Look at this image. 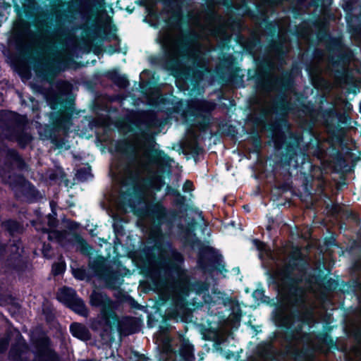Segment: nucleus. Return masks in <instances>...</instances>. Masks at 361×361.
Here are the masks:
<instances>
[{
  "mask_svg": "<svg viewBox=\"0 0 361 361\" xmlns=\"http://www.w3.org/2000/svg\"><path fill=\"white\" fill-rule=\"evenodd\" d=\"M137 171L139 173H149L152 165L161 161V152L154 149L155 141L152 137L140 135L134 137L131 142Z\"/></svg>",
  "mask_w": 361,
  "mask_h": 361,
  "instance_id": "obj_1",
  "label": "nucleus"
},
{
  "mask_svg": "<svg viewBox=\"0 0 361 361\" xmlns=\"http://www.w3.org/2000/svg\"><path fill=\"white\" fill-rule=\"evenodd\" d=\"M90 303L92 307L100 308L97 324H92V328L102 329L109 333L113 326L118 324V317L115 312L117 304L104 293L93 290L90 297Z\"/></svg>",
  "mask_w": 361,
  "mask_h": 361,
  "instance_id": "obj_2",
  "label": "nucleus"
},
{
  "mask_svg": "<svg viewBox=\"0 0 361 361\" xmlns=\"http://www.w3.org/2000/svg\"><path fill=\"white\" fill-rule=\"evenodd\" d=\"M183 255L173 250L168 262H164V269L173 276V286L175 289L182 293L188 292L189 279L185 269L182 268Z\"/></svg>",
  "mask_w": 361,
  "mask_h": 361,
  "instance_id": "obj_3",
  "label": "nucleus"
},
{
  "mask_svg": "<svg viewBox=\"0 0 361 361\" xmlns=\"http://www.w3.org/2000/svg\"><path fill=\"white\" fill-rule=\"evenodd\" d=\"M24 163L15 150H8L4 165L0 170V176L4 182L12 187L23 186L25 180L22 176H16L12 171L15 168H23Z\"/></svg>",
  "mask_w": 361,
  "mask_h": 361,
  "instance_id": "obj_4",
  "label": "nucleus"
},
{
  "mask_svg": "<svg viewBox=\"0 0 361 361\" xmlns=\"http://www.w3.org/2000/svg\"><path fill=\"white\" fill-rule=\"evenodd\" d=\"M161 42L171 58L177 59L180 55V46L182 40L179 35L171 30L165 31L161 35Z\"/></svg>",
  "mask_w": 361,
  "mask_h": 361,
  "instance_id": "obj_5",
  "label": "nucleus"
},
{
  "mask_svg": "<svg viewBox=\"0 0 361 361\" xmlns=\"http://www.w3.org/2000/svg\"><path fill=\"white\" fill-rule=\"evenodd\" d=\"M34 361H59L56 354L49 347V339L42 336L35 342Z\"/></svg>",
  "mask_w": 361,
  "mask_h": 361,
  "instance_id": "obj_6",
  "label": "nucleus"
},
{
  "mask_svg": "<svg viewBox=\"0 0 361 361\" xmlns=\"http://www.w3.org/2000/svg\"><path fill=\"white\" fill-rule=\"evenodd\" d=\"M16 345H13L9 352V358L12 361H30L32 353L28 349L25 341L20 334Z\"/></svg>",
  "mask_w": 361,
  "mask_h": 361,
  "instance_id": "obj_7",
  "label": "nucleus"
},
{
  "mask_svg": "<svg viewBox=\"0 0 361 361\" xmlns=\"http://www.w3.org/2000/svg\"><path fill=\"white\" fill-rule=\"evenodd\" d=\"M188 106L194 113L202 114L208 113L214 110L216 104L206 100H192Z\"/></svg>",
  "mask_w": 361,
  "mask_h": 361,
  "instance_id": "obj_8",
  "label": "nucleus"
},
{
  "mask_svg": "<svg viewBox=\"0 0 361 361\" xmlns=\"http://www.w3.org/2000/svg\"><path fill=\"white\" fill-rule=\"evenodd\" d=\"M179 354L181 361H192L194 360L193 347L188 340L180 338Z\"/></svg>",
  "mask_w": 361,
  "mask_h": 361,
  "instance_id": "obj_9",
  "label": "nucleus"
},
{
  "mask_svg": "<svg viewBox=\"0 0 361 361\" xmlns=\"http://www.w3.org/2000/svg\"><path fill=\"white\" fill-rule=\"evenodd\" d=\"M72 334L81 340L87 341L90 338V333L87 328L80 323H73L70 326Z\"/></svg>",
  "mask_w": 361,
  "mask_h": 361,
  "instance_id": "obj_10",
  "label": "nucleus"
},
{
  "mask_svg": "<svg viewBox=\"0 0 361 361\" xmlns=\"http://www.w3.org/2000/svg\"><path fill=\"white\" fill-rule=\"evenodd\" d=\"M76 298L75 291L71 288L63 287L57 293V299L65 304L69 305Z\"/></svg>",
  "mask_w": 361,
  "mask_h": 361,
  "instance_id": "obj_11",
  "label": "nucleus"
},
{
  "mask_svg": "<svg viewBox=\"0 0 361 361\" xmlns=\"http://www.w3.org/2000/svg\"><path fill=\"white\" fill-rule=\"evenodd\" d=\"M68 306L76 313L83 317L88 316V310L87 309L84 302L81 299L76 298L73 301H72L68 305Z\"/></svg>",
  "mask_w": 361,
  "mask_h": 361,
  "instance_id": "obj_12",
  "label": "nucleus"
},
{
  "mask_svg": "<svg viewBox=\"0 0 361 361\" xmlns=\"http://www.w3.org/2000/svg\"><path fill=\"white\" fill-rule=\"evenodd\" d=\"M149 179L152 187L157 190H160L164 185L161 177L157 174L150 176Z\"/></svg>",
  "mask_w": 361,
  "mask_h": 361,
  "instance_id": "obj_13",
  "label": "nucleus"
},
{
  "mask_svg": "<svg viewBox=\"0 0 361 361\" xmlns=\"http://www.w3.org/2000/svg\"><path fill=\"white\" fill-rule=\"evenodd\" d=\"M152 212L159 220L162 219L166 216V209L160 204H157L154 206Z\"/></svg>",
  "mask_w": 361,
  "mask_h": 361,
  "instance_id": "obj_14",
  "label": "nucleus"
},
{
  "mask_svg": "<svg viewBox=\"0 0 361 361\" xmlns=\"http://www.w3.org/2000/svg\"><path fill=\"white\" fill-rule=\"evenodd\" d=\"M68 59L69 58L67 57L66 53L59 51L56 52V54H54L51 59L54 63H56L59 65H61V63L67 61Z\"/></svg>",
  "mask_w": 361,
  "mask_h": 361,
  "instance_id": "obj_15",
  "label": "nucleus"
},
{
  "mask_svg": "<svg viewBox=\"0 0 361 361\" xmlns=\"http://www.w3.org/2000/svg\"><path fill=\"white\" fill-rule=\"evenodd\" d=\"M7 228L11 233L19 232L21 230V226L16 221H10L6 223Z\"/></svg>",
  "mask_w": 361,
  "mask_h": 361,
  "instance_id": "obj_16",
  "label": "nucleus"
},
{
  "mask_svg": "<svg viewBox=\"0 0 361 361\" xmlns=\"http://www.w3.org/2000/svg\"><path fill=\"white\" fill-rule=\"evenodd\" d=\"M74 276L80 280H84L87 277L86 271L83 269H75L73 270Z\"/></svg>",
  "mask_w": 361,
  "mask_h": 361,
  "instance_id": "obj_17",
  "label": "nucleus"
},
{
  "mask_svg": "<svg viewBox=\"0 0 361 361\" xmlns=\"http://www.w3.org/2000/svg\"><path fill=\"white\" fill-rule=\"evenodd\" d=\"M65 269V264L63 262L56 263L52 267V271L54 275L61 274Z\"/></svg>",
  "mask_w": 361,
  "mask_h": 361,
  "instance_id": "obj_18",
  "label": "nucleus"
},
{
  "mask_svg": "<svg viewBox=\"0 0 361 361\" xmlns=\"http://www.w3.org/2000/svg\"><path fill=\"white\" fill-rule=\"evenodd\" d=\"M164 353H166V358L169 361H176L174 357L176 356V353L171 349L170 346H165Z\"/></svg>",
  "mask_w": 361,
  "mask_h": 361,
  "instance_id": "obj_19",
  "label": "nucleus"
},
{
  "mask_svg": "<svg viewBox=\"0 0 361 361\" xmlns=\"http://www.w3.org/2000/svg\"><path fill=\"white\" fill-rule=\"evenodd\" d=\"M8 341L6 338H0V353L5 351L7 349Z\"/></svg>",
  "mask_w": 361,
  "mask_h": 361,
  "instance_id": "obj_20",
  "label": "nucleus"
},
{
  "mask_svg": "<svg viewBox=\"0 0 361 361\" xmlns=\"http://www.w3.org/2000/svg\"><path fill=\"white\" fill-rule=\"evenodd\" d=\"M115 82L121 87H126L128 85V81L123 77H119Z\"/></svg>",
  "mask_w": 361,
  "mask_h": 361,
  "instance_id": "obj_21",
  "label": "nucleus"
},
{
  "mask_svg": "<svg viewBox=\"0 0 361 361\" xmlns=\"http://www.w3.org/2000/svg\"><path fill=\"white\" fill-rule=\"evenodd\" d=\"M193 184L191 181L187 180L183 185L184 191H190L192 190Z\"/></svg>",
  "mask_w": 361,
  "mask_h": 361,
  "instance_id": "obj_22",
  "label": "nucleus"
},
{
  "mask_svg": "<svg viewBox=\"0 0 361 361\" xmlns=\"http://www.w3.org/2000/svg\"><path fill=\"white\" fill-rule=\"evenodd\" d=\"M291 322H292L291 317L290 315H288L285 317L283 321L281 322V324L284 326H288L291 324Z\"/></svg>",
  "mask_w": 361,
  "mask_h": 361,
  "instance_id": "obj_23",
  "label": "nucleus"
},
{
  "mask_svg": "<svg viewBox=\"0 0 361 361\" xmlns=\"http://www.w3.org/2000/svg\"><path fill=\"white\" fill-rule=\"evenodd\" d=\"M11 252L14 254L13 258H16V256L18 255V247L16 245H11L9 247Z\"/></svg>",
  "mask_w": 361,
  "mask_h": 361,
  "instance_id": "obj_24",
  "label": "nucleus"
},
{
  "mask_svg": "<svg viewBox=\"0 0 361 361\" xmlns=\"http://www.w3.org/2000/svg\"><path fill=\"white\" fill-rule=\"evenodd\" d=\"M48 251H49V249L46 246H44V248H43L44 255L47 257H50V255H49V254H48Z\"/></svg>",
  "mask_w": 361,
  "mask_h": 361,
  "instance_id": "obj_25",
  "label": "nucleus"
},
{
  "mask_svg": "<svg viewBox=\"0 0 361 361\" xmlns=\"http://www.w3.org/2000/svg\"><path fill=\"white\" fill-rule=\"evenodd\" d=\"M255 243H256V244H257L259 249H263L264 244L262 242H260L259 240H255Z\"/></svg>",
  "mask_w": 361,
  "mask_h": 361,
  "instance_id": "obj_26",
  "label": "nucleus"
},
{
  "mask_svg": "<svg viewBox=\"0 0 361 361\" xmlns=\"http://www.w3.org/2000/svg\"><path fill=\"white\" fill-rule=\"evenodd\" d=\"M4 137H7V138H8V139H10V140H13V139H14V137H13L12 135H8V134H7V133H5V134L4 135Z\"/></svg>",
  "mask_w": 361,
  "mask_h": 361,
  "instance_id": "obj_27",
  "label": "nucleus"
},
{
  "mask_svg": "<svg viewBox=\"0 0 361 361\" xmlns=\"http://www.w3.org/2000/svg\"><path fill=\"white\" fill-rule=\"evenodd\" d=\"M51 235H58V233L57 232H53L51 234L49 235V237L51 238Z\"/></svg>",
  "mask_w": 361,
  "mask_h": 361,
  "instance_id": "obj_28",
  "label": "nucleus"
},
{
  "mask_svg": "<svg viewBox=\"0 0 361 361\" xmlns=\"http://www.w3.org/2000/svg\"><path fill=\"white\" fill-rule=\"evenodd\" d=\"M26 140L29 141L30 140V137L28 135L25 136Z\"/></svg>",
  "mask_w": 361,
  "mask_h": 361,
  "instance_id": "obj_29",
  "label": "nucleus"
}]
</instances>
